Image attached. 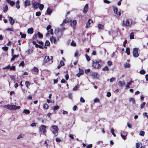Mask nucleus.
<instances>
[{"label": "nucleus", "mask_w": 148, "mask_h": 148, "mask_svg": "<svg viewBox=\"0 0 148 148\" xmlns=\"http://www.w3.org/2000/svg\"><path fill=\"white\" fill-rule=\"evenodd\" d=\"M125 82L124 81H119V86L121 87H122L124 86L125 84Z\"/></svg>", "instance_id": "16"}, {"label": "nucleus", "mask_w": 148, "mask_h": 148, "mask_svg": "<svg viewBox=\"0 0 148 148\" xmlns=\"http://www.w3.org/2000/svg\"><path fill=\"white\" fill-rule=\"evenodd\" d=\"M3 107L5 108L9 109L10 105H4L3 106Z\"/></svg>", "instance_id": "59"}, {"label": "nucleus", "mask_w": 148, "mask_h": 148, "mask_svg": "<svg viewBox=\"0 0 148 148\" xmlns=\"http://www.w3.org/2000/svg\"><path fill=\"white\" fill-rule=\"evenodd\" d=\"M51 28V26L50 25H48L47 27V32L46 33V35L47 37L50 36V35H53V30Z\"/></svg>", "instance_id": "2"}, {"label": "nucleus", "mask_w": 148, "mask_h": 148, "mask_svg": "<svg viewBox=\"0 0 148 148\" xmlns=\"http://www.w3.org/2000/svg\"><path fill=\"white\" fill-rule=\"evenodd\" d=\"M98 28L99 29H103L104 25L101 24H99L98 25Z\"/></svg>", "instance_id": "25"}, {"label": "nucleus", "mask_w": 148, "mask_h": 148, "mask_svg": "<svg viewBox=\"0 0 148 148\" xmlns=\"http://www.w3.org/2000/svg\"><path fill=\"white\" fill-rule=\"evenodd\" d=\"M64 65V63L62 61H61L59 65L58 66L57 68L58 69L60 68L61 66H63Z\"/></svg>", "instance_id": "24"}, {"label": "nucleus", "mask_w": 148, "mask_h": 148, "mask_svg": "<svg viewBox=\"0 0 148 148\" xmlns=\"http://www.w3.org/2000/svg\"><path fill=\"white\" fill-rule=\"evenodd\" d=\"M40 10H42L44 7V5L42 4H39V7Z\"/></svg>", "instance_id": "34"}, {"label": "nucleus", "mask_w": 148, "mask_h": 148, "mask_svg": "<svg viewBox=\"0 0 148 148\" xmlns=\"http://www.w3.org/2000/svg\"><path fill=\"white\" fill-rule=\"evenodd\" d=\"M115 77H112L110 79V82H112L115 80Z\"/></svg>", "instance_id": "55"}, {"label": "nucleus", "mask_w": 148, "mask_h": 148, "mask_svg": "<svg viewBox=\"0 0 148 148\" xmlns=\"http://www.w3.org/2000/svg\"><path fill=\"white\" fill-rule=\"evenodd\" d=\"M146 103L145 102H144L143 103L141 104V109H142L143 108L144 106H145V105Z\"/></svg>", "instance_id": "60"}, {"label": "nucleus", "mask_w": 148, "mask_h": 148, "mask_svg": "<svg viewBox=\"0 0 148 148\" xmlns=\"http://www.w3.org/2000/svg\"><path fill=\"white\" fill-rule=\"evenodd\" d=\"M145 134V132L143 131H140V135L142 136H144Z\"/></svg>", "instance_id": "49"}, {"label": "nucleus", "mask_w": 148, "mask_h": 148, "mask_svg": "<svg viewBox=\"0 0 148 148\" xmlns=\"http://www.w3.org/2000/svg\"><path fill=\"white\" fill-rule=\"evenodd\" d=\"M145 71L143 70H142L140 71V73L141 74H144L145 73Z\"/></svg>", "instance_id": "47"}, {"label": "nucleus", "mask_w": 148, "mask_h": 148, "mask_svg": "<svg viewBox=\"0 0 148 148\" xmlns=\"http://www.w3.org/2000/svg\"><path fill=\"white\" fill-rule=\"evenodd\" d=\"M19 0L17 1L16 3V7L17 9L19 8L20 6L19 5Z\"/></svg>", "instance_id": "27"}, {"label": "nucleus", "mask_w": 148, "mask_h": 148, "mask_svg": "<svg viewBox=\"0 0 148 148\" xmlns=\"http://www.w3.org/2000/svg\"><path fill=\"white\" fill-rule=\"evenodd\" d=\"M88 9V4H86L85 5V6L84 8V14H86L87 13Z\"/></svg>", "instance_id": "13"}, {"label": "nucleus", "mask_w": 148, "mask_h": 148, "mask_svg": "<svg viewBox=\"0 0 148 148\" xmlns=\"http://www.w3.org/2000/svg\"><path fill=\"white\" fill-rule=\"evenodd\" d=\"M69 22V21L68 20H67L66 19H65L64 21H63L62 23L60 25L61 26H62L64 23H66Z\"/></svg>", "instance_id": "32"}, {"label": "nucleus", "mask_w": 148, "mask_h": 148, "mask_svg": "<svg viewBox=\"0 0 148 148\" xmlns=\"http://www.w3.org/2000/svg\"><path fill=\"white\" fill-rule=\"evenodd\" d=\"M111 93L110 92H107V96L108 97H109L111 96Z\"/></svg>", "instance_id": "63"}, {"label": "nucleus", "mask_w": 148, "mask_h": 148, "mask_svg": "<svg viewBox=\"0 0 148 148\" xmlns=\"http://www.w3.org/2000/svg\"><path fill=\"white\" fill-rule=\"evenodd\" d=\"M48 108V106L47 104H45L43 106V108L45 109H47Z\"/></svg>", "instance_id": "56"}, {"label": "nucleus", "mask_w": 148, "mask_h": 148, "mask_svg": "<svg viewBox=\"0 0 148 148\" xmlns=\"http://www.w3.org/2000/svg\"><path fill=\"white\" fill-rule=\"evenodd\" d=\"M109 70L108 67L107 66H105L102 69V70L103 71H108Z\"/></svg>", "instance_id": "38"}, {"label": "nucleus", "mask_w": 148, "mask_h": 148, "mask_svg": "<svg viewBox=\"0 0 148 148\" xmlns=\"http://www.w3.org/2000/svg\"><path fill=\"white\" fill-rule=\"evenodd\" d=\"M49 44H50V43H49V42L48 40H47L45 43V46H48L49 45Z\"/></svg>", "instance_id": "50"}, {"label": "nucleus", "mask_w": 148, "mask_h": 148, "mask_svg": "<svg viewBox=\"0 0 148 148\" xmlns=\"http://www.w3.org/2000/svg\"><path fill=\"white\" fill-rule=\"evenodd\" d=\"M20 35L21 36V38H25L26 37V35L25 34H23L22 32H20Z\"/></svg>", "instance_id": "31"}, {"label": "nucleus", "mask_w": 148, "mask_h": 148, "mask_svg": "<svg viewBox=\"0 0 148 148\" xmlns=\"http://www.w3.org/2000/svg\"><path fill=\"white\" fill-rule=\"evenodd\" d=\"M51 130L55 136H57L58 134L59 129L58 127L55 125L51 126Z\"/></svg>", "instance_id": "1"}, {"label": "nucleus", "mask_w": 148, "mask_h": 148, "mask_svg": "<svg viewBox=\"0 0 148 148\" xmlns=\"http://www.w3.org/2000/svg\"><path fill=\"white\" fill-rule=\"evenodd\" d=\"M92 75L94 77H96L97 76V73H96L94 72L92 73Z\"/></svg>", "instance_id": "45"}, {"label": "nucleus", "mask_w": 148, "mask_h": 148, "mask_svg": "<svg viewBox=\"0 0 148 148\" xmlns=\"http://www.w3.org/2000/svg\"><path fill=\"white\" fill-rule=\"evenodd\" d=\"M80 101L82 103H84L85 102V101L83 98L82 97H81L80 98Z\"/></svg>", "instance_id": "53"}, {"label": "nucleus", "mask_w": 148, "mask_h": 148, "mask_svg": "<svg viewBox=\"0 0 148 148\" xmlns=\"http://www.w3.org/2000/svg\"><path fill=\"white\" fill-rule=\"evenodd\" d=\"M125 52L128 55H129L130 53V49L129 47H127L125 50Z\"/></svg>", "instance_id": "28"}, {"label": "nucleus", "mask_w": 148, "mask_h": 148, "mask_svg": "<svg viewBox=\"0 0 148 148\" xmlns=\"http://www.w3.org/2000/svg\"><path fill=\"white\" fill-rule=\"evenodd\" d=\"M134 82L132 81H130L129 82H128L126 85V87L127 88H129L130 87V85H131Z\"/></svg>", "instance_id": "18"}, {"label": "nucleus", "mask_w": 148, "mask_h": 148, "mask_svg": "<svg viewBox=\"0 0 148 148\" xmlns=\"http://www.w3.org/2000/svg\"><path fill=\"white\" fill-rule=\"evenodd\" d=\"M123 24L124 26H130L131 25L128 19H126L123 21Z\"/></svg>", "instance_id": "5"}, {"label": "nucleus", "mask_w": 148, "mask_h": 148, "mask_svg": "<svg viewBox=\"0 0 148 148\" xmlns=\"http://www.w3.org/2000/svg\"><path fill=\"white\" fill-rule=\"evenodd\" d=\"M50 40L51 42H53L54 43H55L58 40V37L56 38L54 37L53 36H52L50 38Z\"/></svg>", "instance_id": "7"}, {"label": "nucleus", "mask_w": 148, "mask_h": 148, "mask_svg": "<svg viewBox=\"0 0 148 148\" xmlns=\"http://www.w3.org/2000/svg\"><path fill=\"white\" fill-rule=\"evenodd\" d=\"M138 48H134L133 50V55L134 57H137L138 56L139 54L138 53Z\"/></svg>", "instance_id": "4"}, {"label": "nucleus", "mask_w": 148, "mask_h": 148, "mask_svg": "<svg viewBox=\"0 0 148 148\" xmlns=\"http://www.w3.org/2000/svg\"><path fill=\"white\" fill-rule=\"evenodd\" d=\"M32 70L34 71L37 73L39 71L38 69L35 67H34V68L32 69Z\"/></svg>", "instance_id": "37"}, {"label": "nucleus", "mask_w": 148, "mask_h": 148, "mask_svg": "<svg viewBox=\"0 0 148 148\" xmlns=\"http://www.w3.org/2000/svg\"><path fill=\"white\" fill-rule=\"evenodd\" d=\"M111 132L112 133V134L115 137L116 136V134L114 133V129L112 128L111 129Z\"/></svg>", "instance_id": "36"}, {"label": "nucleus", "mask_w": 148, "mask_h": 148, "mask_svg": "<svg viewBox=\"0 0 148 148\" xmlns=\"http://www.w3.org/2000/svg\"><path fill=\"white\" fill-rule=\"evenodd\" d=\"M27 32L29 34H32L33 32V29L32 28H29L27 30Z\"/></svg>", "instance_id": "22"}, {"label": "nucleus", "mask_w": 148, "mask_h": 148, "mask_svg": "<svg viewBox=\"0 0 148 148\" xmlns=\"http://www.w3.org/2000/svg\"><path fill=\"white\" fill-rule=\"evenodd\" d=\"M17 56H16V55H14L12 56V58H11V61H12L14 60H15V58L16 57H17Z\"/></svg>", "instance_id": "40"}, {"label": "nucleus", "mask_w": 148, "mask_h": 148, "mask_svg": "<svg viewBox=\"0 0 148 148\" xmlns=\"http://www.w3.org/2000/svg\"><path fill=\"white\" fill-rule=\"evenodd\" d=\"M24 65V62L23 61H22L19 64V66H22L23 67Z\"/></svg>", "instance_id": "54"}, {"label": "nucleus", "mask_w": 148, "mask_h": 148, "mask_svg": "<svg viewBox=\"0 0 148 148\" xmlns=\"http://www.w3.org/2000/svg\"><path fill=\"white\" fill-rule=\"evenodd\" d=\"M8 47H2V49L3 50L5 51H7L8 50Z\"/></svg>", "instance_id": "61"}, {"label": "nucleus", "mask_w": 148, "mask_h": 148, "mask_svg": "<svg viewBox=\"0 0 148 148\" xmlns=\"http://www.w3.org/2000/svg\"><path fill=\"white\" fill-rule=\"evenodd\" d=\"M79 85H78V84L77 85L75 86L73 88V90L74 91H75V90H77V89L79 87Z\"/></svg>", "instance_id": "44"}, {"label": "nucleus", "mask_w": 148, "mask_h": 148, "mask_svg": "<svg viewBox=\"0 0 148 148\" xmlns=\"http://www.w3.org/2000/svg\"><path fill=\"white\" fill-rule=\"evenodd\" d=\"M113 10L114 13L120 16L121 15V12H118V9L116 7H114L113 8Z\"/></svg>", "instance_id": "12"}, {"label": "nucleus", "mask_w": 148, "mask_h": 148, "mask_svg": "<svg viewBox=\"0 0 148 148\" xmlns=\"http://www.w3.org/2000/svg\"><path fill=\"white\" fill-rule=\"evenodd\" d=\"M85 56L87 60L88 61H89L90 60V59L89 56L87 54L85 55Z\"/></svg>", "instance_id": "48"}, {"label": "nucleus", "mask_w": 148, "mask_h": 148, "mask_svg": "<svg viewBox=\"0 0 148 148\" xmlns=\"http://www.w3.org/2000/svg\"><path fill=\"white\" fill-rule=\"evenodd\" d=\"M41 13L40 12H36V16H38L41 15Z\"/></svg>", "instance_id": "52"}, {"label": "nucleus", "mask_w": 148, "mask_h": 148, "mask_svg": "<svg viewBox=\"0 0 148 148\" xmlns=\"http://www.w3.org/2000/svg\"><path fill=\"white\" fill-rule=\"evenodd\" d=\"M23 113L26 114H29L30 113V111L28 110L24 109L23 111Z\"/></svg>", "instance_id": "26"}, {"label": "nucleus", "mask_w": 148, "mask_h": 148, "mask_svg": "<svg viewBox=\"0 0 148 148\" xmlns=\"http://www.w3.org/2000/svg\"><path fill=\"white\" fill-rule=\"evenodd\" d=\"M129 100L130 102H132V103L134 105L135 104V99L133 98H131L129 99Z\"/></svg>", "instance_id": "21"}, {"label": "nucleus", "mask_w": 148, "mask_h": 148, "mask_svg": "<svg viewBox=\"0 0 148 148\" xmlns=\"http://www.w3.org/2000/svg\"><path fill=\"white\" fill-rule=\"evenodd\" d=\"M38 34L39 38H40L41 39L43 37V35L42 34H41L40 32H38Z\"/></svg>", "instance_id": "46"}, {"label": "nucleus", "mask_w": 148, "mask_h": 148, "mask_svg": "<svg viewBox=\"0 0 148 148\" xmlns=\"http://www.w3.org/2000/svg\"><path fill=\"white\" fill-rule=\"evenodd\" d=\"M46 128V126L42 125L39 127V131L42 132L44 134L46 135V133L47 132Z\"/></svg>", "instance_id": "3"}, {"label": "nucleus", "mask_w": 148, "mask_h": 148, "mask_svg": "<svg viewBox=\"0 0 148 148\" xmlns=\"http://www.w3.org/2000/svg\"><path fill=\"white\" fill-rule=\"evenodd\" d=\"M108 64L109 66H110L112 64V63L110 61H108Z\"/></svg>", "instance_id": "64"}, {"label": "nucleus", "mask_w": 148, "mask_h": 148, "mask_svg": "<svg viewBox=\"0 0 148 148\" xmlns=\"http://www.w3.org/2000/svg\"><path fill=\"white\" fill-rule=\"evenodd\" d=\"M134 33L133 32H132L130 34V39H133L134 38Z\"/></svg>", "instance_id": "35"}, {"label": "nucleus", "mask_w": 148, "mask_h": 148, "mask_svg": "<svg viewBox=\"0 0 148 148\" xmlns=\"http://www.w3.org/2000/svg\"><path fill=\"white\" fill-rule=\"evenodd\" d=\"M124 66L125 68H128L130 66V65L129 64L126 63L124 65Z\"/></svg>", "instance_id": "43"}, {"label": "nucleus", "mask_w": 148, "mask_h": 148, "mask_svg": "<svg viewBox=\"0 0 148 148\" xmlns=\"http://www.w3.org/2000/svg\"><path fill=\"white\" fill-rule=\"evenodd\" d=\"M47 14L50 15L52 11L49 8H48L47 10Z\"/></svg>", "instance_id": "30"}, {"label": "nucleus", "mask_w": 148, "mask_h": 148, "mask_svg": "<svg viewBox=\"0 0 148 148\" xmlns=\"http://www.w3.org/2000/svg\"><path fill=\"white\" fill-rule=\"evenodd\" d=\"M136 148H145L144 146L142 145V144L140 143H136Z\"/></svg>", "instance_id": "10"}, {"label": "nucleus", "mask_w": 148, "mask_h": 148, "mask_svg": "<svg viewBox=\"0 0 148 148\" xmlns=\"http://www.w3.org/2000/svg\"><path fill=\"white\" fill-rule=\"evenodd\" d=\"M50 60V59L49 56H46L44 60V62L45 63H47V62L49 61Z\"/></svg>", "instance_id": "17"}, {"label": "nucleus", "mask_w": 148, "mask_h": 148, "mask_svg": "<svg viewBox=\"0 0 148 148\" xmlns=\"http://www.w3.org/2000/svg\"><path fill=\"white\" fill-rule=\"evenodd\" d=\"M25 85H26V87L27 88H28V85H30L28 81H26L25 83Z\"/></svg>", "instance_id": "58"}, {"label": "nucleus", "mask_w": 148, "mask_h": 148, "mask_svg": "<svg viewBox=\"0 0 148 148\" xmlns=\"http://www.w3.org/2000/svg\"><path fill=\"white\" fill-rule=\"evenodd\" d=\"M33 50L32 49H29L28 50H27L26 51V52L27 54H29L32 52Z\"/></svg>", "instance_id": "33"}, {"label": "nucleus", "mask_w": 148, "mask_h": 148, "mask_svg": "<svg viewBox=\"0 0 148 148\" xmlns=\"http://www.w3.org/2000/svg\"><path fill=\"white\" fill-rule=\"evenodd\" d=\"M9 69L11 70H14L15 69V66H10Z\"/></svg>", "instance_id": "41"}, {"label": "nucleus", "mask_w": 148, "mask_h": 148, "mask_svg": "<svg viewBox=\"0 0 148 148\" xmlns=\"http://www.w3.org/2000/svg\"><path fill=\"white\" fill-rule=\"evenodd\" d=\"M71 45L73 46H76V44L74 41H73L71 44Z\"/></svg>", "instance_id": "51"}, {"label": "nucleus", "mask_w": 148, "mask_h": 148, "mask_svg": "<svg viewBox=\"0 0 148 148\" xmlns=\"http://www.w3.org/2000/svg\"><path fill=\"white\" fill-rule=\"evenodd\" d=\"M62 32L59 31L57 33V35L58 36L60 37L62 35Z\"/></svg>", "instance_id": "39"}, {"label": "nucleus", "mask_w": 148, "mask_h": 148, "mask_svg": "<svg viewBox=\"0 0 148 148\" xmlns=\"http://www.w3.org/2000/svg\"><path fill=\"white\" fill-rule=\"evenodd\" d=\"M93 22L91 20V19H89L87 23H86V28H88L90 27V25L91 23H92Z\"/></svg>", "instance_id": "14"}, {"label": "nucleus", "mask_w": 148, "mask_h": 148, "mask_svg": "<svg viewBox=\"0 0 148 148\" xmlns=\"http://www.w3.org/2000/svg\"><path fill=\"white\" fill-rule=\"evenodd\" d=\"M32 4L34 8L35 9H36L39 7V5L40 4L38 2L36 1L33 3Z\"/></svg>", "instance_id": "11"}, {"label": "nucleus", "mask_w": 148, "mask_h": 148, "mask_svg": "<svg viewBox=\"0 0 148 148\" xmlns=\"http://www.w3.org/2000/svg\"><path fill=\"white\" fill-rule=\"evenodd\" d=\"M25 136V135L23 134H21L19 135L17 137V139H19L21 138H24Z\"/></svg>", "instance_id": "23"}, {"label": "nucleus", "mask_w": 148, "mask_h": 148, "mask_svg": "<svg viewBox=\"0 0 148 148\" xmlns=\"http://www.w3.org/2000/svg\"><path fill=\"white\" fill-rule=\"evenodd\" d=\"M6 30L7 31H14L13 29V28H7L6 29Z\"/></svg>", "instance_id": "57"}, {"label": "nucleus", "mask_w": 148, "mask_h": 148, "mask_svg": "<svg viewBox=\"0 0 148 148\" xmlns=\"http://www.w3.org/2000/svg\"><path fill=\"white\" fill-rule=\"evenodd\" d=\"M71 26H74L76 25L77 24V22L75 20H73L72 21H71Z\"/></svg>", "instance_id": "20"}, {"label": "nucleus", "mask_w": 148, "mask_h": 148, "mask_svg": "<svg viewBox=\"0 0 148 148\" xmlns=\"http://www.w3.org/2000/svg\"><path fill=\"white\" fill-rule=\"evenodd\" d=\"M92 144H90L87 146L86 148H91L92 147Z\"/></svg>", "instance_id": "62"}, {"label": "nucleus", "mask_w": 148, "mask_h": 148, "mask_svg": "<svg viewBox=\"0 0 148 148\" xmlns=\"http://www.w3.org/2000/svg\"><path fill=\"white\" fill-rule=\"evenodd\" d=\"M92 66L95 69H98L101 67L100 65L97 62L92 61Z\"/></svg>", "instance_id": "6"}, {"label": "nucleus", "mask_w": 148, "mask_h": 148, "mask_svg": "<svg viewBox=\"0 0 148 148\" xmlns=\"http://www.w3.org/2000/svg\"><path fill=\"white\" fill-rule=\"evenodd\" d=\"M16 106L14 105H10L9 110H15Z\"/></svg>", "instance_id": "19"}, {"label": "nucleus", "mask_w": 148, "mask_h": 148, "mask_svg": "<svg viewBox=\"0 0 148 148\" xmlns=\"http://www.w3.org/2000/svg\"><path fill=\"white\" fill-rule=\"evenodd\" d=\"M3 11L5 13L7 11L8 8L7 5H5V7L3 8Z\"/></svg>", "instance_id": "29"}, {"label": "nucleus", "mask_w": 148, "mask_h": 148, "mask_svg": "<svg viewBox=\"0 0 148 148\" xmlns=\"http://www.w3.org/2000/svg\"><path fill=\"white\" fill-rule=\"evenodd\" d=\"M127 133L123 132H121V135L122 138L124 140L126 139V136L127 135Z\"/></svg>", "instance_id": "8"}, {"label": "nucleus", "mask_w": 148, "mask_h": 148, "mask_svg": "<svg viewBox=\"0 0 148 148\" xmlns=\"http://www.w3.org/2000/svg\"><path fill=\"white\" fill-rule=\"evenodd\" d=\"M59 107L58 106H54L53 108V109L54 110H56L58 109H59Z\"/></svg>", "instance_id": "42"}, {"label": "nucleus", "mask_w": 148, "mask_h": 148, "mask_svg": "<svg viewBox=\"0 0 148 148\" xmlns=\"http://www.w3.org/2000/svg\"><path fill=\"white\" fill-rule=\"evenodd\" d=\"M31 5V3L29 0H26L24 2V6L25 8Z\"/></svg>", "instance_id": "9"}, {"label": "nucleus", "mask_w": 148, "mask_h": 148, "mask_svg": "<svg viewBox=\"0 0 148 148\" xmlns=\"http://www.w3.org/2000/svg\"><path fill=\"white\" fill-rule=\"evenodd\" d=\"M8 18H9V20L10 22V24L12 25H13L14 23V21L13 19L11 17L8 16Z\"/></svg>", "instance_id": "15"}]
</instances>
